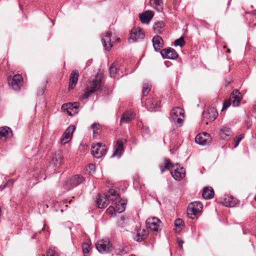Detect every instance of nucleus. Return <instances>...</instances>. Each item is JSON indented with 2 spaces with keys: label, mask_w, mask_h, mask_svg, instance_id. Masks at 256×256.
<instances>
[{
  "label": "nucleus",
  "mask_w": 256,
  "mask_h": 256,
  "mask_svg": "<svg viewBox=\"0 0 256 256\" xmlns=\"http://www.w3.org/2000/svg\"><path fill=\"white\" fill-rule=\"evenodd\" d=\"M102 78L99 74H96L94 78L89 80L86 91L84 94V97L87 98L92 94L99 90L101 86Z\"/></svg>",
  "instance_id": "f257e3e1"
},
{
  "label": "nucleus",
  "mask_w": 256,
  "mask_h": 256,
  "mask_svg": "<svg viewBox=\"0 0 256 256\" xmlns=\"http://www.w3.org/2000/svg\"><path fill=\"white\" fill-rule=\"evenodd\" d=\"M202 208V204L199 201H195L190 202L187 210V214L189 218L194 220L196 215L200 212Z\"/></svg>",
  "instance_id": "f03ea898"
},
{
  "label": "nucleus",
  "mask_w": 256,
  "mask_h": 256,
  "mask_svg": "<svg viewBox=\"0 0 256 256\" xmlns=\"http://www.w3.org/2000/svg\"><path fill=\"white\" fill-rule=\"evenodd\" d=\"M84 180V177L80 174H76L64 184V188L67 190L76 187L82 184Z\"/></svg>",
  "instance_id": "7ed1b4c3"
},
{
  "label": "nucleus",
  "mask_w": 256,
  "mask_h": 256,
  "mask_svg": "<svg viewBox=\"0 0 256 256\" xmlns=\"http://www.w3.org/2000/svg\"><path fill=\"white\" fill-rule=\"evenodd\" d=\"M147 228L152 230L155 234H156L162 230L161 221L156 218H152L146 220Z\"/></svg>",
  "instance_id": "20e7f679"
},
{
  "label": "nucleus",
  "mask_w": 256,
  "mask_h": 256,
  "mask_svg": "<svg viewBox=\"0 0 256 256\" xmlns=\"http://www.w3.org/2000/svg\"><path fill=\"white\" fill-rule=\"evenodd\" d=\"M91 154L96 158H100L106 154L107 148L105 145L98 142L92 146Z\"/></svg>",
  "instance_id": "39448f33"
},
{
  "label": "nucleus",
  "mask_w": 256,
  "mask_h": 256,
  "mask_svg": "<svg viewBox=\"0 0 256 256\" xmlns=\"http://www.w3.org/2000/svg\"><path fill=\"white\" fill-rule=\"evenodd\" d=\"M218 116V113L214 108H210L206 112H203V119L202 121L206 122V124H208L209 122L214 121L216 118Z\"/></svg>",
  "instance_id": "423d86ee"
},
{
  "label": "nucleus",
  "mask_w": 256,
  "mask_h": 256,
  "mask_svg": "<svg viewBox=\"0 0 256 256\" xmlns=\"http://www.w3.org/2000/svg\"><path fill=\"white\" fill-rule=\"evenodd\" d=\"M96 248L101 253H108L112 250V244L108 239L102 240L96 244Z\"/></svg>",
  "instance_id": "0eeeda50"
},
{
  "label": "nucleus",
  "mask_w": 256,
  "mask_h": 256,
  "mask_svg": "<svg viewBox=\"0 0 256 256\" xmlns=\"http://www.w3.org/2000/svg\"><path fill=\"white\" fill-rule=\"evenodd\" d=\"M110 202L108 200V196L106 195L105 194H98L94 201L96 206L99 208H106Z\"/></svg>",
  "instance_id": "6e6552de"
},
{
  "label": "nucleus",
  "mask_w": 256,
  "mask_h": 256,
  "mask_svg": "<svg viewBox=\"0 0 256 256\" xmlns=\"http://www.w3.org/2000/svg\"><path fill=\"white\" fill-rule=\"evenodd\" d=\"M126 140L124 138H119L117 140L116 144L114 146V151L112 157L120 158L124 152V144Z\"/></svg>",
  "instance_id": "1a4fd4ad"
},
{
  "label": "nucleus",
  "mask_w": 256,
  "mask_h": 256,
  "mask_svg": "<svg viewBox=\"0 0 256 256\" xmlns=\"http://www.w3.org/2000/svg\"><path fill=\"white\" fill-rule=\"evenodd\" d=\"M146 106L150 111H156L160 108V102L155 97L150 98L146 100Z\"/></svg>",
  "instance_id": "9d476101"
},
{
  "label": "nucleus",
  "mask_w": 256,
  "mask_h": 256,
  "mask_svg": "<svg viewBox=\"0 0 256 256\" xmlns=\"http://www.w3.org/2000/svg\"><path fill=\"white\" fill-rule=\"evenodd\" d=\"M174 168V170L171 172L172 178L178 181L182 180L185 176V170L184 168L181 167L179 164H176Z\"/></svg>",
  "instance_id": "9b49d317"
},
{
  "label": "nucleus",
  "mask_w": 256,
  "mask_h": 256,
  "mask_svg": "<svg viewBox=\"0 0 256 256\" xmlns=\"http://www.w3.org/2000/svg\"><path fill=\"white\" fill-rule=\"evenodd\" d=\"M22 77L20 74H16L12 78H8L10 86L14 90H19L22 84Z\"/></svg>",
  "instance_id": "f8f14e48"
},
{
  "label": "nucleus",
  "mask_w": 256,
  "mask_h": 256,
  "mask_svg": "<svg viewBox=\"0 0 256 256\" xmlns=\"http://www.w3.org/2000/svg\"><path fill=\"white\" fill-rule=\"evenodd\" d=\"M75 129L76 127L74 125H71L66 128L60 140L62 144H65L71 140Z\"/></svg>",
  "instance_id": "ddd939ff"
},
{
  "label": "nucleus",
  "mask_w": 256,
  "mask_h": 256,
  "mask_svg": "<svg viewBox=\"0 0 256 256\" xmlns=\"http://www.w3.org/2000/svg\"><path fill=\"white\" fill-rule=\"evenodd\" d=\"M160 54L164 58L176 60L178 57V54L176 51L171 48L162 50Z\"/></svg>",
  "instance_id": "4468645a"
},
{
  "label": "nucleus",
  "mask_w": 256,
  "mask_h": 256,
  "mask_svg": "<svg viewBox=\"0 0 256 256\" xmlns=\"http://www.w3.org/2000/svg\"><path fill=\"white\" fill-rule=\"evenodd\" d=\"M112 34V32L108 30L105 32L102 36V45L107 51H110L112 46L111 39Z\"/></svg>",
  "instance_id": "2eb2a0df"
},
{
  "label": "nucleus",
  "mask_w": 256,
  "mask_h": 256,
  "mask_svg": "<svg viewBox=\"0 0 256 256\" xmlns=\"http://www.w3.org/2000/svg\"><path fill=\"white\" fill-rule=\"evenodd\" d=\"M118 64L114 62L110 68V77L119 79L124 75L122 72L120 68H117Z\"/></svg>",
  "instance_id": "dca6fc26"
},
{
  "label": "nucleus",
  "mask_w": 256,
  "mask_h": 256,
  "mask_svg": "<svg viewBox=\"0 0 256 256\" xmlns=\"http://www.w3.org/2000/svg\"><path fill=\"white\" fill-rule=\"evenodd\" d=\"M230 98L234 106H238L242 98V96L238 90H236L232 92Z\"/></svg>",
  "instance_id": "f3484780"
},
{
  "label": "nucleus",
  "mask_w": 256,
  "mask_h": 256,
  "mask_svg": "<svg viewBox=\"0 0 256 256\" xmlns=\"http://www.w3.org/2000/svg\"><path fill=\"white\" fill-rule=\"evenodd\" d=\"M78 72L76 70H73L70 76V82L68 86V89H73L76 86L78 78Z\"/></svg>",
  "instance_id": "a211bd4d"
},
{
  "label": "nucleus",
  "mask_w": 256,
  "mask_h": 256,
  "mask_svg": "<svg viewBox=\"0 0 256 256\" xmlns=\"http://www.w3.org/2000/svg\"><path fill=\"white\" fill-rule=\"evenodd\" d=\"M144 38V34L142 30L139 28L133 29L132 30L130 38L133 42L142 40Z\"/></svg>",
  "instance_id": "6ab92c4d"
},
{
  "label": "nucleus",
  "mask_w": 256,
  "mask_h": 256,
  "mask_svg": "<svg viewBox=\"0 0 256 256\" xmlns=\"http://www.w3.org/2000/svg\"><path fill=\"white\" fill-rule=\"evenodd\" d=\"M52 162L56 167H59L63 162L62 152L60 151L56 152L52 156Z\"/></svg>",
  "instance_id": "aec40b11"
},
{
  "label": "nucleus",
  "mask_w": 256,
  "mask_h": 256,
  "mask_svg": "<svg viewBox=\"0 0 256 256\" xmlns=\"http://www.w3.org/2000/svg\"><path fill=\"white\" fill-rule=\"evenodd\" d=\"M13 133L10 128L8 126L0 128V139L4 138V140L12 136Z\"/></svg>",
  "instance_id": "412c9836"
},
{
  "label": "nucleus",
  "mask_w": 256,
  "mask_h": 256,
  "mask_svg": "<svg viewBox=\"0 0 256 256\" xmlns=\"http://www.w3.org/2000/svg\"><path fill=\"white\" fill-rule=\"evenodd\" d=\"M154 50L158 52L164 46L163 40L159 36H154L152 40Z\"/></svg>",
  "instance_id": "4be33fe9"
},
{
  "label": "nucleus",
  "mask_w": 256,
  "mask_h": 256,
  "mask_svg": "<svg viewBox=\"0 0 256 256\" xmlns=\"http://www.w3.org/2000/svg\"><path fill=\"white\" fill-rule=\"evenodd\" d=\"M148 234V230L140 228L137 232L135 239L137 242H142L147 238Z\"/></svg>",
  "instance_id": "5701e85b"
},
{
  "label": "nucleus",
  "mask_w": 256,
  "mask_h": 256,
  "mask_svg": "<svg viewBox=\"0 0 256 256\" xmlns=\"http://www.w3.org/2000/svg\"><path fill=\"white\" fill-rule=\"evenodd\" d=\"M154 16V14L151 11H146L140 14V18L141 22L143 24H148Z\"/></svg>",
  "instance_id": "b1692460"
},
{
  "label": "nucleus",
  "mask_w": 256,
  "mask_h": 256,
  "mask_svg": "<svg viewBox=\"0 0 256 256\" xmlns=\"http://www.w3.org/2000/svg\"><path fill=\"white\" fill-rule=\"evenodd\" d=\"M150 6L158 12H161L164 9V4L162 0H150Z\"/></svg>",
  "instance_id": "393cba45"
},
{
  "label": "nucleus",
  "mask_w": 256,
  "mask_h": 256,
  "mask_svg": "<svg viewBox=\"0 0 256 256\" xmlns=\"http://www.w3.org/2000/svg\"><path fill=\"white\" fill-rule=\"evenodd\" d=\"M172 120H176L177 118L184 116V112L182 109L180 107H176L173 108L170 112Z\"/></svg>",
  "instance_id": "a878e982"
},
{
  "label": "nucleus",
  "mask_w": 256,
  "mask_h": 256,
  "mask_svg": "<svg viewBox=\"0 0 256 256\" xmlns=\"http://www.w3.org/2000/svg\"><path fill=\"white\" fill-rule=\"evenodd\" d=\"M237 203L236 200L232 196H228L224 199L222 204L226 207H234Z\"/></svg>",
  "instance_id": "bb28decb"
},
{
  "label": "nucleus",
  "mask_w": 256,
  "mask_h": 256,
  "mask_svg": "<svg viewBox=\"0 0 256 256\" xmlns=\"http://www.w3.org/2000/svg\"><path fill=\"white\" fill-rule=\"evenodd\" d=\"M79 104L77 103H69L67 104H64L62 108V109L66 110L67 112V114L70 116H72V114L70 112V110H72L73 109L77 110L78 108Z\"/></svg>",
  "instance_id": "cd10ccee"
},
{
  "label": "nucleus",
  "mask_w": 256,
  "mask_h": 256,
  "mask_svg": "<svg viewBox=\"0 0 256 256\" xmlns=\"http://www.w3.org/2000/svg\"><path fill=\"white\" fill-rule=\"evenodd\" d=\"M214 196V191L211 187H206L203 190L202 196L205 200L211 199Z\"/></svg>",
  "instance_id": "c85d7f7f"
},
{
  "label": "nucleus",
  "mask_w": 256,
  "mask_h": 256,
  "mask_svg": "<svg viewBox=\"0 0 256 256\" xmlns=\"http://www.w3.org/2000/svg\"><path fill=\"white\" fill-rule=\"evenodd\" d=\"M164 26L165 24L162 21H158L155 22L153 26L154 32L156 34H161L163 31Z\"/></svg>",
  "instance_id": "c756f323"
},
{
  "label": "nucleus",
  "mask_w": 256,
  "mask_h": 256,
  "mask_svg": "<svg viewBox=\"0 0 256 256\" xmlns=\"http://www.w3.org/2000/svg\"><path fill=\"white\" fill-rule=\"evenodd\" d=\"M106 195L108 196L109 202H113L117 200L119 201L120 194L114 190L110 189Z\"/></svg>",
  "instance_id": "7c9ffc66"
},
{
  "label": "nucleus",
  "mask_w": 256,
  "mask_h": 256,
  "mask_svg": "<svg viewBox=\"0 0 256 256\" xmlns=\"http://www.w3.org/2000/svg\"><path fill=\"white\" fill-rule=\"evenodd\" d=\"M132 112L127 111L123 114L122 117L121 118L120 124L122 123H128L133 118Z\"/></svg>",
  "instance_id": "2f4dec72"
},
{
  "label": "nucleus",
  "mask_w": 256,
  "mask_h": 256,
  "mask_svg": "<svg viewBox=\"0 0 256 256\" xmlns=\"http://www.w3.org/2000/svg\"><path fill=\"white\" fill-rule=\"evenodd\" d=\"M232 133V132L230 128L224 126L220 131V135L222 139H225L227 136H230Z\"/></svg>",
  "instance_id": "473e14b6"
},
{
  "label": "nucleus",
  "mask_w": 256,
  "mask_h": 256,
  "mask_svg": "<svg viewBox=\"0 0 256 256\" xmlns=\"http://www.w3.org/2000/svg\"><path fill=\"white\" fill-rule=\"evenodd\" d=\"M151 90V85L149 83H144L142 88V102L144 101V97L148 96Z\"/></svg>",
  "instance_id": "72a5a7b5"
},
{
  "label": "nucleus",
  "mask_w": 256,
  "mask_h": 256,
  "mask_svg": "<svg viewBox=\"0 0 256 256\" xmlns=\"http://www.w3.org/2000/svg\"><path fill=\"white\" fill-rule=\"evenodd\" d=\"M164 166L161 168V172L163 173L164 171L169 170L171 168H174V164H173L168 159L164 160Z\"/></svg>",
  "instance_id": "f704fd0d"
},
{
  "label": "nucleus",
  "mask_w": 256,
  "mask_h": 256,
  "mask_svg": "<svg viewBox=\"0 0 256 256\" xmlns=\"http://www.w3.org/2000/svg\"><path fill=\"white\" fill-rule=\"evenodd\" d=\"M130 251L129 247L125 246L121 247L116 250L118 255L120 256H124V254H128Z\"/></svg>",
  "instance_id": "c9c22d12"
},
{
  "label": "nucleus",
  "mask_w": 256,
  "mask_h": 256,
  "mask_svg": "<svg viewBox=\"0 0 256 256\" xmlns=\"http://www.w3.org/2000/svg\"><path fill=\"white\" fill-rule=\"evenodd\" d=\"M196 142L200 145H205L207 144L206 139L200 134H198L195 138Z\"/></svg>",
  "instance_id": "e433bc0d"
},
{
  "label": "nucleus",
  "mask_w": 256,
  "mask_h": 256,
  "mask_svg": "<svg viewBox=\"0 0 256 256\" xmlns=\"http://www.w3.org/2000/svg\"><path fill=\"white\" fill-rule=\"evenodd\" d=\"M82 248L84 256H87L86 254H88L92 248L90 244L88 242H83L82 244Z\"/></svg>",
  "instance_id": "4c0bfd02"
},
{
  "label": "nucleus",
  "mask_w": 256,
  "mask_h": 256,
  "mask_svg": "<svg viewBox=\"0 0 256 256\" xmlns=\"http://www.w3.org/2000/svg\"><path fill=\"white\" fill-rule=\"evenodd\" d=\"M185 44V41L182 36H181L180 38L176 39L174 42V45L175 46H180L181 47L184 46Z\"/></svg>",
  "instance_id": "58836bf2"
},
{
  "label": "nucleus",
  "mask_w": 256,
  "mask_h": 256,
  "mask_svg": "<svg viewBox=\"0 0 256 256\" xmlns=\"http://www.w3.org/2000/svg\"><path fill=\"white\" fill-rule=\"evenodd\" d=\"M174 224L176 227L182 228L184 226V222L182 219L178 218L176 220Z\"/></svg>",
  "instance_id": "ea45409f"
},
{
  "label": "nucleus",
  "mask_w": 256,
  "mask_h": 256,
  "mask_svg": "<svg viewBox=\"0 0 256 256\" xmlns=\"http://www.w3.org/2000/svg\"><path fill=\"white\" fill-rule=\"evenodd\" d=\"M14 182L12 180H9L6 182L4 186H0V190H2L5 188L9 187L10 188L13 184Z\"/></svg>",
  "instance_id": "a19ab883"
},
{
  "label": "nucleus",
  "mask_w": 256,
  "mask_h": 256,
  "mask_svg": "<svg viewBox=\"0 0 256 256\" xmlns=\"http://www.w3.org/2000/svg\"><path fill=\"white\" fill-rule=\"evenodd\" d=\"M231 104H232V102L231 101H230V98H229V100H228L224 101V102L223 103L222 110H223L228 108L230 106Z\"/></svg>",
  "instance_id": "79ce46f5"
},
{
  "label": "nucleus",
  "mask_w": 256,
  "mask_h": 256,
  "mask_svg": "<svg viewBox=\"0 0 256 256\" xmlns=\"http://www.w3.org/2000/svg\"><path fill=\"white\" fill-rule=\"evenodd\" d=\"M181 0H173V6L174 8L176 10H178L179 8Z\"/></svg>",
  "instance_id": "37998d69"
},
{
  "label": "nucleus",
  "mask_w": 256,
  "mask_h": 256,
  "mask_svg": "<svg viewBox=\"0 0 256 256\" xmlns=\"http://www.w3.org/2000/svg\"><path fill=\"white\" fill-rule=\"evenodd\" d=\"M47 256H58V255L53 250L48 249L47 252Z\"/></svg>",
  "instance_id": "c03bdc74"
},
{
  "label": "nucleus",
  "mask_w": 256,
  "mask_h": 256,
  "mask_svg": "<svg viewBox=\"0 0 256 256\" xmlns=\"http://www.w3.org/2000/svg\"><path fill=\"white\" fill-rule=\"evenodd\" d=\"M172 122H174L176 124H178L180 126L182 125L183 122V120L180 118V116L177 118L176 120H172Z\"/></svg>",
  "instance_id": "a18cd8bd"
},
{
  "label": "nucleus",
  "mask_w": 256,
  "mask_h": 256,
  "mask_svg": "<svg viewBox=\"0 0 256 256\" xmlns=\"http://www.w3.org/2000/svg\"><path fill=\"white\" fill-rule=\"evenodd\" d=\"M91 128L92 129H93V132L94 133H98V132L97 130L99 129L100 128V125L97 124H93Z\"/></svg>",
  "instance_id": "49530a36"
},
{
  "label": "nucleus",
  "mask_w": 256,
  "mask_h": 256,
  "mask_svg": "<svg viewBox=\"0 0 256 256\" xmlns=\"http://www.w3.org/2000/svg\"><path fill=\"white\" fill-rule=\"evenodd\" d=\"M142 132L146 134H149L150 133V130L148 126H142Z\"/></svg>",
  "instance_id": "de8ad7c7"
},
{
  "label": "nucleus",
  "mask_w": 256,
  "mask_h": 256,
  "mask_svg": "<svg viewBox=\"0 0 256 256\" xmlns=\"http://www.w3.org/2000/svg\"><path fill=\"white\" fill-rule=\"evenodd\" d=\"M241 138H242V137L240 136H238L234 139V146L235 148H236L238 145V144H239L240 140H241Z\"/></svg>",
  "instance_id": "09e8293b"
},
{
  "label": "nucleus",
  "mask_w": 256,
  "mask_h": 256,
  "mask_svg": "<svg viewBox=\"0 0 256 256\" xmlns=\"http://www.w3.org/2000/svg\"><path fill=\"white\" fill-rule=\"evenodd\" d=\"M178 246L180 248H182V244L184 243V241L182 240H178Z\"/></svg>",
  "instance_id": "8fccbe9b"
},
{
  "label": "nucleus",
  "mask_w": 256,
  "mask_h": 256,
  "mask_svg": "<svg viewBox=\"0 0 256 256\" xmlns=\"http://www.w3.org/2000/svg\"><path fill=\"white\" fill-rule=\"evenodd\" d=\"M88 167L91 170H93L94 171L95 166L94 164H90Z\"/></svg>",
  "instance_id": "3c124183"
},
{
  "label": "nucleus",
  "mask_w": 256,
  "mask_h": 256,
  "mask_svg": "<svg viewBox=\"0 0 256 256\" xmlns=\"http://www.w3.org/2000/svg\"><path fill=\"white\" fill-rule=\"evenodd\" d=\"M113 208H114L113 206H110V208L107 209L106 211L108 213H111L112 209H113Z\"/></svg>",
  "instance_id": "603ef678"
},
{
  "label": "nucleus",
  "mask_w": 256,
  "mask_h": 256,
  "mask_svg": "<svg viewBox=\"0 0 256 256\" xmlns=\"http://www.w3.org/2000/svg\"><path fill=\"white\" fill-rule=\"evenodd\" d=\"M230 0H228V7H227V8H226V10H228V8L229 6H230Z\"/></svg>",
  "instance_id": "864d4df0"
},
{
  "label": "nucleus",
  "mask_w": 256,
  "mask_h": 256,
  "mask_svg": "<svg viewBox=\"0 0 256 256\" xmlns=\"http://www.w3.org/2000/svg\"><path fill=\"white\" fill-rule=\"evenodd\" d=\"M227 52L230 53V49H228Z\"/></svg>",
  "instance_id": "5fc2aeb1"
},
{
  "label": "nucleus",
  "mask_w": 256,
  "mask_h": 256,
  "mask_svg": "<svg viewBox=\"0 0 256 256\" xmlns=\"http://www.w3.org/2000/svg\"><path fill=\"white\" fill-rule=\"evenodd\" d=\"M114 214H116V211H118V210H115L114 208Z\"/></svg>",
  "instance_id": "6e6d98bb"
},
{
  "label": "nucleus",
  "mask_w": 256,
  "mask_h": 256,
  "mask_svg": "<svg viewBox=\"0 0 256 256\" xmlns=\"http://www.w3.org/2000/svg\"><path fill=\"white\" fill-rule=\"evenodd\" d=\"M36 234H34V235L32 236V238H36Z\"/></svg>",
  "instance_id": "4d7b16f0"
},
{
  "label": "nucleus",
  "mask_w": 256,
  "mask_h": 256,
  "mask_svg": "<svg viewBox=\"0 0 256 256\" xmlns=\"http://www.w3.org/2000/svg\"><path fill=\"white\" fill-rule=\"evenodd\" d=\"M130 256H135V255H134V254H132V255H130Z\"/></svg>",
  "instance_id": "13d9d810"
},
{
  "label": "nucleus",
  "mask_w": 256,
  "mask_h": 256,
  "mask_svg": "<svg viewBox=\"0 0 256 256\" xmlns=\"http://www.w3.org/2000/svg\"><path fill=\"white\" fill-rule=\"evenodd\" d=\"M204 136H206L207 134H204Z\"/></svg>",
  "instance_id": "bf43d9fd"
},
{
  "label": "nucleus",
  "mask_w": 256,
  "mask_h": 256,
  "mask_svg": "<svg viewBox=\"0 0 256 256\" xmlns=\"http://www.w3.org/2000/svg\"><path fill=\"white\" fill-rule=\"evenodd\" d=\"M117 40H120V38H117Z\"/></svg>",
  "instance_id": "052dcab7"
},
{
  "label": "nucleus",
  "mask_w": 256,
  "mask_h": 256,
  "mask_svg": "<svg viewBox=\"0 0 256 256\" xmlns=\"http://www.w3.org/2000/svg\"><path fill=\"white\" fill-rule=\"evenodd\" d=\"M254 200H255L256 201V196H255V198H254Z\"/></svg>",
  "instance_id": "680f3d73"
}]
</instances>
